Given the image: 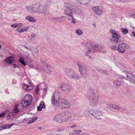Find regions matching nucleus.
Returning <instances> with one entry per match:
<instances>
[{"instance_id": "29", "label": "nucleus", "mask_w": 135, "mask_h": 135, "mask_svg": "<svg viewBox=\"0 0 135 135\" xmlns=\"http://www.w3.org/2000/svg\"><path fill=\"white\" fill-rule=\"evenodd\" d=\"M10 124H5L3 125L0 127V130H2L5 129H7L11 128Z\"/></svg>"}, {"instance_id": "24", "label": "nucleus", "mask_w": 135, "mask_h": 135, "mask_svg": "<svg viewBox=\"0 0 135 135\" xmlns=\"http://www.w3.org/2000/svg\"><path fill=\"white\" fill-rule=\"evenodd\" d=\"M15 117V115L13 113H9L7 116V119L9 120H13Z\"/></svg>"}, {"instance_id": "27", "label": "nucleus", "mask_w": 135, "mask_h": 135, "mask_svg": "<svg viewBox=\"0 0 135 135\" xmlns=\"http://www.w3.org/2000/svg\"><path fill=\"white\" fill-rule=\"evenodd\" d=\"M31 86L25 84H23V88L25 90H29L32 89L31 88Z\"/></svg>"}, {"instance_id": "33", "label": "nucleus", "mask_w": 135, "mask_h": 135, "mask_svg": "<svg viewBox=\"0 0 135 135\" xmlns=\"http://www.w3.org/2000/svg\"><path fill=\"white\" fill-rule=\"evenodd\" d=\"M38 119V117H35L32 118L30 121L27 123L28 124H30V123H33L36 120Z\"/></svg>"}, {"instance_id": "4", "label": "nucleus", "mask_w": 135, "mask_h": 135, "mask_svg": "<svg viewBox=\"0 0 135 135\" xmlns=\"http://www.w3.org/2000/svg\"><path fill=\"white\" fill-rule=\"evenodd\" d=\"M58 102V105L57 107L60 108H64L66 109H68L71 105V104L68 100L64 99H59Z\"/></svg>"}, {"instance_id": "9", "label": "nucleus", "mask_w": 135, "mask_h": 135, "mask_svg": "<svg viewBox=\"0 0 135 135\" xmlns=\"http://www.w3.org/2000/svg\"><path fill=\"white\" fill-rule=\"evenodd\" d=\"M119 42V45H117L118 46L117 48V50L120 53H124L125 52V48L127 49L129 48V47L127 45L124 43L123 41Z\"/></svg>"}, {"instance_id": "52", "label": "nucleus", "mask_w": 135, "mask_h": 135, "mask_svg": "<svg viewBox=\"0 0 135 135\" xmlns=\"http://www.w3.org/2000/svg\"><path fill=\"white\" fill-rule=\"evenodd\" d=\"M110 47L113 50H115L116 49V47L115 46H110Z\"/></svg>"}, {"instance_id": "37", "label": "nucleus", "mask_w": 135, "mask_h": 135, "mask_svg": "<svg viewBox=\"0 0 135 135\" xmlns=\"http://www.w3.org/2000/svg\"><path fill=\"white\" fill-rule=\"evenodd\" d=\"M76 32L77 35H80L83 33V31L81 30L78 29L76 30Z\"/></svg>"}, {"instance_id": "31", "label": "nucleus", "mask_w": 135, "mask_h": 135, "mask_svg": "<svg viewBox=\"0 0 135 135\" xmlns=\"http://www.w3.org/2000/svg\"><path fill=\"white\" fill-rule=\"evenodd\" d=\"M19 61L22 65L25 66L26 65V64L25 61L24 59L22 57H20L19 58Z\"/></svg>"}, {"instance_id": "16", "label": "nucleus", "mask_w": 135, "mask_h": 135, "mask_svg": "<svg viewBox=\"0 0 135 135\" xmlns=\"http://www.w3.org/2000/svg\"><path fill=\"white\" fill-rule=\"evenodd\" d=\"M23 99L25 100V101L31 103L32 101V96L29 94H26L25 95L24 98H23Z\"/></svg>"}, {"instance_id": "51", "label": "nucleus", "mask_w": 135, "mask_h": 135, "mask_svg": "<svg viewBox=\"0 0 135 135\" xmlns=\"http://www.w3.org/2000/svg\"><path fill=\"white\" fill-rule=\"evenodd\" d=\"M30 119V118L26 117V118H25L23 119V122L24 123H26V121L29 120Z\"/></svg>"}, {"instance_id": "17", "label": "nucleus", "mask_w": 135, "mask_h": 135, "mask_svg": "<svg viewBox=\"0 0 135 135\" xmlns=\"http://www.w3.org/2000/svg\"><path fill=\"white\" fill-rule=\"evenodd\" d=\"M15 60V59L13 56H10L7 57L5 60L6 63L8 64H11L13 63Z\"/></svg>"}, {"instance_id": "50", "label": "nucleus", "mask_w": 135, "mask_h": 135, "mask_svg": "<svg viewBox=\"0 0 135 135\" xmlns=\"http://www.w3.org/2000/svg\"><path fill=\"white\" fill-rule=\"evenodd\" d=\"M107 106H109V107L111 108L114 109V105H113L112 104H107Z\"/></svg>"}, {"instance_id": "26", "label": "nucleus", "mask_w": 135, "mask_h": 135, "mask_svg": "<svg viewBox=\"0 0 135 135\" xmlns=\"http://www.w3.org/2000/svg\"><path fill=\"white\" fill-rule=\"evenodd\" d=\"M80 73L81 76L83 78H86L87 77L88 74L87 70H85L84 71H83V72H80Z\"/></svg>"}, {"instance_id": "22", "label": "nucleus", "mask_w": 135, "mask_h": 135, "mask_svg": "<svg viewBox=\"0 0 135 135\" xmlns=\"http://www.w3.org/2000/svg\"><path fill=\"white\" fill-rule=\"evenodd\" d=\"M25 100L22 99L21 101L20 105L21 107H26L30 104V103L27 102V101L26 102Z\"/></svg>"}, {"instance_id": "34", "label": "nucleus", "mask_w": 135, "mask_h": 135, "mask_svg": "<svg viewBox=\"0 0 135 135\" xmlns=\"http://www.w3.org/2000/svg\"><path fill=\"white\" fill-rule=\"evenodd\" d=\"M121 31L124 34H126L128 32V30L127 28H122L121 29Z\"/></svg>"}, {"instance_id": "56", "label": "nucleus", "mask_w": 135, "mask_h": 135, "mask_svg": "<svg viewBox=\"0 0 135 135\" xmlns=\"http://www.w3.org/2000/svg\"><path fill=\"white\" fill-rule=\"evenodd\" d=\"M16 24H15V23H14L13 24H12L11 25V27H13L14 28H16L17 27V25H16Z\"/></svg>"}, {"instance_id": "62", "label": "nucleus", "mask_w": 135, "mask_h": 135, "mask_svg": "<svg viewBox=\"0 0 135 135\" xmlns=\"http://www.w3.org/2000/svg\"><path fill=\"white\" fill-rule=\"evenodd\" d=\"M132 34L133 36H134L135 37V32H133L132 33Z\"/></svg>"}, {"instance_id": "58", "label": "nucleus", "mask_w": 135, "mask_h": 135, "mask_svg": "<svg viewBox=\"0 0 135 135\" xmlns=\"http://www.w3.org/2000/svg\"><path fill=\"white\" fill-rule=\"evenodd\" d=\"M28 66L29 67L31 68H33L34 67V66L32 64H28Z\"/></svg>"}, {"instance_id": "11", "label": "nucleus", "mask_w": 135, "mask_h": 135, "mask_svg": "<svg viewBox=\"0 0 135 135\" xmlns=\"http://www.w3.org/2000/svg\"><path fill=\"white\" fill-rule=\"evenodd\" d=\"M120 38L119 35L116 36H112V38H109V40L112 43L118 45H119V42L123 41L120 40Z\"/></svg>"}, {"instance_id": "2", "label": "nucleus", "mask_w": 135, "mask_h": 135, "mask_svg": "<svg viewBox=\"0 0 135 135\" xmlns=\"http://www.w3.org/2000/svg\"><path fill=\"white\" fill-rule=\"evenodd\" d=\"M75 10V6L71 4L66 3L65 6V13L68 16L71 17L72 20H75L73 16V11Z\"/></svg>"}, {"instance_id": "38", "label": "nucleus", "mask_w": 135, "mask_h": 135, "mask_svg": "<svg viewBox=\"0 0 135 135\" xmlns=\"http://www.w3.org/2000/svg\"><path fill=\"white\" fill-rule=\"evenodd\" d=\"M36 35L35 33H32L31 36V38L30 39L31 41H33L34 40V38L36 37Z\"/></svg>"}, {"instance_id": "19", "label": "nucleus", "mask_w": 135, "mask_h": 135, "mask_svg": "<svg viewBox=\"0 0 135 135\" xmlns=\"http://www.w3.org/2000/svg\"><path fill=\"white\" fill-rule=\"evenodd\" d=\"M52 19L55 20L57 21L61 22H65L66 20V18L64 16H62L60 17L53 18Z\"/></svg>"}, {"instance_id": "21", "label": "nucleus", "mask_w": 135, "mask_h": 135, "mask_svg": "<svg viewBox=\"0 0 135 135\" xmlns=\"http://www.w3.org/2000/svg\"><path fill=\"white\" fill-rule=\"evenodd\" d=\"M102 49V47L99 45H95L93 47V51L96 52L97 51H100Z\"/></svg>"}, {"instance_id": "6", "label": "nucleus", "mask_w": 135, "mask_h": 135, "mask_svg": "<svg viewBox=\"0 0 135 135\" xmlns=\"http://www.w3.org/2000/svg\"><path fill=\"white\" fill-rule=\"evenodd\" d=\"M36 13L39 14H47L48 13V10L47 9V7L46 6L41 5L38 3Z\"/></svg>"}, {"instance_id": "42", "label": "nucleus", "mask_w": 135, "mask_h": 135, "mask_svg": "<svg viewBox=\"0 0 135 135\" xmlns=\"http://www.w3.org/2000/svg\"><path fill=\"white\" fill-rule=\"evenodd\" d=\"M29 28V27L27 26L23 27V28L21 29V30L22 31V32L26 31L27 30V29Z\"/></svg>"}, {"instance_id": "7", "label": "nucleus", "mask_w": 135, "mask_h": 135, "mask_svg": "<svg viewBox=\"0 0 135 135\" xmlns=\"http://www.w3.org/2000/svg\"><path fill=\"white\" fill-rule=\"evenodd\" d=\"M124 71L126 74V79L129 82L135 84V75L130 71L124 70Z\"/></svg>"}, {"instance_id": "3", "label": "nucleus", "mask_w": 135, "mask_h": 135, "mask_svg": "<svg viewBox=\"0 0 135 135\" xmlns=\"http://www.w3.org/2000/svg\"><path fill=\"white\" fill-rule=\"evenodd\" d=\"M65 75H67L69 78L73 79L76 80H79L81 77L79 75L75 73L72 69H67L65 71Z\"/></svg>"}, {"instance_id": "36", "label": "nucleus", "mask_w": 135, "mask_h": 135, "mask_svg": "<svg viewBox=\"0 0 135 135\" xmlns=\"http://www.w3.org/2000/svg\"><path fill=\"white\" fill-rule=\"evenodd\" d=\"M110 32L113 35L112 36H116L118 35L119 34H117L116 32L114 30L112 29H111L110 30Z\"/></svg>"}, {"instance_id": "57", "label": "nucleus", "mask_w": 135, "mask_h": 135, "mask_svg": "<svg viewBox=\"0 0 135 135\" xmlns=\"http://www.w3.org/2000/svg\"><path fill=\"white\" fill-rule=\"evenodd\" d=\"M17 31L19 33L22 32V31L21 30V29L20 28H17Z\"/></svg>"}, {"instance_id": "25", "label": "nucleus", "mask_w": 135, "mask_h": 135, "mask_svg": "<svg viewBox=\"0 0 135 135\" xmlns=\"http://www.w3.org/2000/svg\"><path fill=\"white\" fill-rule=\"evenodd\" d=\"M75 11V14L78 15H81L82 13L81 10V9L78 8H76L75 6V10H74V11Z\"/></svg>"}, {"instance_id": "45", "label": "nucleus", "mask_w": 135, "mask_h": 135, "mask_svg": "<svg viewBox=\"0 0 135 135\" xmlns=\"http://www.w3.org/2000/svg\"><path fill=\"white\" fill-rule=\"evenodd\" d=\"M114 109L116 110H119V109L121 107L120 106H119L117 105H114Z\"/></svg>"}, {"instance_id": "23", "label": "nucleus", "mask_w": 135, "mask_h": 135, "mask_svg": "<svg viewBox=\"0 0 135 135\" xmlns=\"http://www.w3.org/2000/svg\"><path fill=\"white\" fill-rule=\"evenodd\" d=\"M26 19L30 21L33 23L36 21L35 19L33 17L30 15L28 16Z\"/></svg>"}, {"instance_id": "13", "label": "nucleus", "mask_w": 135, "mask_h": 135, "mask_svg": "<svg viewBox=\"0 0 135 135\" xmlns=\"http://www.w3.org/2000/svg\"><path fill=\"white\" fill-rule=\"evenodd\" d=\"M61 117V113L57 114L54 117L53 120L56 122L58 123H60L61 122H63Z\"/></svg>"}, {"instance_id": "47", "label": "nucleus", "mask_w": 135, "mask_h": 135, "mask_svg": "<svg viewBox=\"0 0 135 135\" xmlns=\"http://www.w3.org/2000/svg\"><path fill=\"white\" fill-rule=\"evenodd\" d=\"M7 112H4L1 113L0 114V118L3 117L6 114Z\"/></svg>"}, {"instance_id": "63", "label": "nucleus", "mask_w": 135, "mask_h": 135, "mask_svg": "<svg viewBox=\"0 0 135 135\" xmlns=\"http://www.w3.org/2000/svg\"><path fill=\"white\" fill-rule=\"evenodd\" d=\"M15 24H16V25H17V27H18V26L20 24V23H15Z\"/></svg>"}, {"instance_id": "61", "label": "nucleus", "mask_w": 135, "mask_h": 135, "mask_svg": "<svg viewBox=\"0 0 135 135\" xmlns=\"http://www.w3.org/2000/svg\"><path fill=\"white\" fill-rule=\"evenodd\" d=\"M63 130H64L63 129H59V130H57L56 131H63Z\"/></svg>"}, {"instance_id": "59", "label": "nucleus", "mask_w": 135, "mask_h": 135, "mask_svg": "<svg viewBox=\"0 0 135 135\" xmlns=\"http://www.w3.org/2000/svg\"><path fill=\"white\" fill-rule=\"evenodd\" d=\"M77 127V126L76 125H74L72 126H71L70 127L71 128H76Z\"/></svg>"}, {"instance_id": "49", "label": "nucleus", "mask_w": 135, "mask_h": 135, "mask_svg": "<svg viewBox=\"0 0 135 135\" xmlns=\"http://www.w3.org/2000/svg\"><path fill=\"white\" fill-rule=\"evenodd\" d=\"M40 90V89L37 87L35 89V92L36 94H38L39 91Z\"/></svg>"}, {"instance_id": "12", "label": "nucleus", "mask_w": 135, "mask_h": 135, "mask_svg": "<svg viewBox=\"0 0 135 135\" xmlns=\"http://www.w3.org/2000/svg\"><path fill=\"white\" fill-rule=\"evenodd\" d=\"M91 114L95 118L98 119H101L103 116V113L101 111H97L95 113H92Z\"/></svg>"}, {"instance_id": "55", "label": "nucleus", "mask_w": 135, "mask_h": 135, "mask_svg": "<svg viewBox=\"0 0 135 135\" xmlns=\"http://www.w3.org/2000/svg\"><path fill=\"white\" fill-rule=\"evenodd\" d=\"M42 108H41V107H40L39 106H38L37 107V110L38 111H40L42 110Z\"/></svg>"}, {"instance_id": "30", "label": "nucleus", "mask_w": 135, "mask_h": 135, "mask_svg": "<svg viewBox=\"0 0 135 135\" xmlns=\"http://www.w3.org/2000/svg\"><path fill=\"white\" fill-rule=\"evenodd\" d=\"M93 51L92 49H90L88 51H86V56H88L89 58L91 59V56H89V55L92 54Z\"/></svg>"}, {"instance_id": "15", "label": "nucleus", "mask_w": 135, "mask_h": 135, "mask_svg": "<svg viewBox=\"0 0 135 135\" xmlns=\"http://www.w3.org/2000/svg\"><path fill=\"white\" fill-rule=\"evenodd\" d=\"M93 10L97 15L100 16L103 13V11L101 9H99L98 6H95L93 8Z\"/></svg>"}, {"instance_id": "40", "label": "nucleus", "mask_w": 135, "mask_h": 135, "mask_svg": "<svg viewBox=\"0 0 135 135\" xmlns=\"http://www.w3.org/2000/svg\"><path fill=\"white\" fill-rule=\"evenodd\" d=\"M90 2V0H83L82 2L80 3L86 4H88Z\"/></svg>"}, {"instance_id": "32", "label": "nucleus", "mask_w": 135, "mask_h": 135, "mask_svg": "<svg viewBox=\"0 0 135 135\" xmlns=\"http://www.w3.org/2000/svg\"><path fill=\"white\" fill-rule=\"evenodd\" d=\"M93 44L91 42H87L86 45L87 48L93 50Z\"/></svg>"}, {"instance_id": "41", "label": "nucleus", "mask_w": 135, "mask_h": 135, "mask_svg": "<svg viewBox=\"0 0 135 135\" xmlns=\"http://www.w3.org/2000/svg\"><path fill=\"white\" fill-rule=\"evenodd\" d=\"M84 114L86 117H87L89 114L90 111L88 110L87 109L84 111Z\"/></svg>"}, {"instance_id": "1", "label": "nucleus", "mask_w": 135, "mask_h": 135, "mask_svg": "<svg viewBox=\"0 0 135 135\" xmlns=\"http://www.w3.org/2000/svg\"><path fill=\"white\" fill-rule=\"evenodd\" d=\"M88 95L90 105L92 106L96 105L98 102V98L95 95L93 89L90 88L88 90Z\"/></svg>"}, {"instance_id": "5", "label": "nucleus", "mask_w": 135, "mask_h": 135, "mask_svg": "<svg viewBox=\"0 0 135 135\" xmlns=\"http://www.w3.org/2000/svg\"><path fill=\"white\" fill-rule=\"evenodd\" d=\"M37 4L35 3L26 6L25 8L27 9V12L31 14L36 13Z\"/></svg>"}, {"instance_id": "60", "label": "nucleus", "mask_w": 135, "mask_h": 135, "mask_svg": "<svg viewBox=\"0 0 135 135\" xmlns=\"http://www.w3.org/2000/svg\"><path fill=\"white\" fill-rule=\"evenodd\" d=\"M73 21H71V22L73 23H76V21H74V20H73Z\"/></svg>"}, {"instance_id": "28", "label": "nucleus", "mask_w": 135, "mask_h": 135, "mask_svg": "<svg viewBox=\"0 0 135 135\" xmlns=\"http://www.w3.org/2000/svg\"><path fill=\"white\" fill-rule=\"evenodd\" d=\"M114 83L115 86L117 88H119L121 85V82L118 80L114 81Z\"/></svg>"}, {"instance_id": "53", "label": "nucleus", "mask_w": 135, "mask_h": 135, "mask_svg": "<svg viewBox=\"0 0 135 135\" xmlns=\"http://www.w3.org/2000/svg\"><path fill=\"white\" fill-rule=\"evenodd\" d=\"M98 71L101 73H104V71L103 70L100 69H98L97 70Z\"/></svg>"}, {"instance_id": "44", "label": "nucleus", "mask_w": 135, "mask_h": 135, "mask_svg": "<svg viewBox=\"0 0 135 135\" xmlns=\"http://www.w3.org/2000/svg\"><path fill=\"white\" fill-rule=\"evenodd\" d=\"M54 94H56L57 96L59 97L61 95V93L60 91L58 90H56Z\"/></svg>"}, {"instance_id": "8", "label": "nucleus", "mask_w": 135, "mask_h": 135, "mask_svg": "<svg viewBox=\"0 0 135 135\" xmlns=\"http://www.w3.org/2000/svg\"><path fill=\"white\" fill-rule=\"evenodd\" d=\"M59 88L62 91L65 92L70 91L71 88L70 85L66 83H62L59 86Z\"/></svg>"}, {"instance_id": "10", "label": "nucleus", "mask_w": 135, "mask_h": 135, "mask_svg": "<svg viewBox=\"0 0 135 135\" xmlns=\"http://www.w3.org/2000/svg\"><path fill=\"white\" fill-rule=\"evenodd\" d=\"M62 121L66 122L68 119H71L72 117L71 113L69 111H66L61 113Z\"/></svg>"}, {"instance_id": "14", "label": "nucleus", "mask_w": 135, "mask_h": 135, "mask_svg": "<svg viewBox=\"0 0 135 135\" xmlns=\"http://www.w3.org/2000/svg\"><path fill=\"white\" fill-rule=\"evenodd\" d=\"M58 98L55 97V95L54 94L51 97V102L52 104L55 105L56 108H57V105H58L57 102Z\"/></svg>"}, {"instance_id": "46", "label": "nucleus", "mask_w": 135, "mask_h": 135, "mask_svg": "<svg viewBox=\"0 0 135 135\" xmlns=\"http://www.w3.org/2000/svg\"><path fill=\"white\" fill-rule=\"evenodd\" d=\"M74 132L76 133L75 135H79L80 133L81 132V131L80 130H75Z\"/></svg>"}, {"instance_id": "18", "label": "nucleus", "mask_w": 135, "mask_h": 135, "mask_svg": "<svg viewBox=\"0 0 135 135\" xmlns=\"http://www.w3.org/2000/svg\"><path fill=\"white\" fill-rule=\"evenodd\" d=\"M78 66L79 67V71L80 72H83L85 70H86V69L84 64L82 63L78 64Z\"/></svg>"}, {"instance_id": "35", "label": "nucleus", "mask_w": 135, "mask_h": 135, "mask_svg": "<svg viewBox=\"0 0 135 135\" xmlns=\"http://www.w3.org/2000/svg\"><path fill=\"white\" fill-rule=\"evenodd\" d=\"M54 2L50 0L47 2L45 4L44 6H46L47 7V9H48V8L49 6L51 4L54 3Z\"/></svg>"}, {"instance_id": "43", "label": "nucleus", "mask_w": 135, "mask_h": 135, "mask_svg": "<svg viewBox=\"0 0 135 135\" xmlns=\"http://www.w3.org/2000/svg\"><path fill=\"white\" fill-rule=\"evenodd\" d=\"M42 108H44L45 107V105L42 102H41L39 106Z\"/></svg>"}, {"instance_id": "48", "label": "nucleus", "mask_w": 135, "mask_h": 135, "mask_svg": "<svg viewBox=\"0 0 135 135\" xmlns=\"http://www.w3.org/2000/svg\"><path fill=\"white\" fill-rule=\"evenodd\" d=\"M13 110L14 112L15 113H17L19 111V109L18 108H17L15 106L14 107Z\"/></svg>"}, {"instance_id": "39", "label": "nucleus", "mask_w": 135, "mask_h": 135, "mask_svg": "<svg viewBox=\"0 0 135 135\" xmlns=\"http://www.w3.org/2000/svg\"><path fill=\"white\" fill-rule=\"evenodd\" d=\"M31 51L32 52H34L36 54L38 53L39 51L35 47L33 48V50L32 49L31 50Z\"/></svg>"}, {"instance_id": "64", "label": "nucleus", "mask_w": 135, "mask_h": 135, "mask_svg": "<svg viewBox=\"0 0 135 135\" xmlns=\"http://www.w3.org/2000/svg\"><path fill=\"white\" fill-rule=\"evenodd\" d=\"M74 134L73 133H69V135H74Z\"/></svg>"}, {"instance_id": "20", "label": "nucleus", "mask_w": 135, "mask_h": 135, "mask_svg": "<svg viewBox=\"0 0 135 135\" xmlns=\"http://www.w3.org/2000/svg\"><path fill=\"white\" fill-rule=\"evenodd\" d=\"M42 67L43 69L46 72L49 73L50 72V67L47 64H43Z\"/></svg>"}, {"instance_id": "54", "label": "nucleus", "mask_w": 135, "mask_h": 135, "mask_svg": "<svg viewBox=\"0 0 135 135\" xmlns=\"http://www.w3.org/2000/svg\"><path fill=\"white\" fill-rule=\"evenodd\" d=\"M12 66L15 68H16V67H17L18 68H19V66H18V65H16L15 64H13L12 65Z\"/></svg>"}]
</instances>
